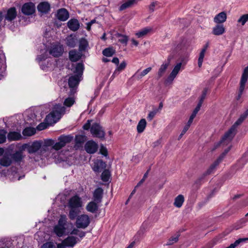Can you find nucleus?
I'll list each match as a JSON object with an SVG mask.
<instances>
[{"label":"nucleus","instance_id":"1","mask_svg":"<svg viewBox=\"0 0 248 248\" xmlns=\"http://www.w3.org/2000/svg\"><path fill=\"white\" fill-rule=\"evenodd\" d=\"M65 111V108L60 104L55 105L52 111L45 118L46 124L41 123L37 127L38 130H42L47 128V124L50 125L56 123Z\"/></svg>","mask_w":248,"mask_h":248},{"label":"nucleus","instance_id":"2","mask_svg":"<svg viewBox=\"0 0 248 248\" xmlns=\"http://www.w3.org/2000/svg\"><path fill=\"white\" fill-rule=\"evenodd\" d=\"M248 116V109L241 115L239 119L235 122L231 128L225 134L223 137L220 144L227 145L230 143L236 133V127L242 124L244 120Z\"/></svg>","mask_w":248,"mask_h":248},{"label":"nucleus","instance_id":"3","mask_svg":"<svg viewBox=\"0 0 248 248\" xmlns=\"http://www.w3.org/2000/svg\"><path fill=\"white\" fill-rule=\"evenodd\" d=\"M248 116V109L241 115L239 119L235 122L231 128L225 134L223 137L220 144L227 145L230 143L236 133V127L242 124L244 120Z\"/></svg>","mask_w":248,"mask_h":248},{"label":"nucleus","instance_id":"4","mask_svg":"<svg viewBox=\"0 0 248 248\" xmlns=\"http://www.w3.org/2000/svg\"><path fill=\"white\" fill-rule=\"evenodd\" d=\"M248 116V109L241 115L239 119L235 122L231 128L225 134L223 137L220 144L227 145L230 143L236 133V127L242 124L244 120Z\"/></svg>","mask_w":248,"mask_h":248},{"label":"nucleus","instance_id":"5","mask_svg":"<svg viewBox=\"0 0 248 248\" xmlns=\"http://www.w3.org/2000/svg\"><path fill=\"white\" fill-rule=\"evenodd\" d=\"M248 116V109L241 115L239 119L235 122L231 128L225 134L223 137L220 144L227 145L230 143L236 133V127L242 124L244 120Z\"/></svg>","mask_w":248,"mask_h":248},{"label":"nucleus","instance_id":"6","mask_svg":"<svg viewBox=\"0 0 248 248\" xmlns=\"http://www.w3.org/2000/svg\"><path fill=\"white\" fill-rule=\"evenodd\" d=\"M72 227L73 224L68 222L66 215H61L58 224L53 227V232L58 237H62L68 234L69 228Z\"/></svg>","mask_w":248,"mask_h":248},{"label":"nucleus","instance_id":"7","mask_svg":"<svg viewBox=\"0 0 248 248\" xmlns=\"http://www.w3.org/2000/svg\"><path fill=\"white\" fill-rule=\"evenodd\" d=\"M73 137L70 135H62L58 138V141L55 143L54 141L52 140H48L46 144L48 146L52 145V149L58 151L67 143H70L73 140Z\"/></svg>","mask_w":248,"mask_h":248},{"label":"nucleus","instance_id":"8","mask_svg":"<svg viewBox=\"0 0 248 248\" xmlns=\"http://www.w3.org/2000/svg\"><path fill=\"white\" fill-rule=\"evenodd\" d=\"M91 222V219L86 214L78 216L76 219L75 225L77 228L84 229L86 228Z\"/></svg>","mask_w":248,"mask_h":248},{"label":"nucleus","instance_id":"9","mask_svg":"<svg viewBox=\"0 0 248 248\" xmlns=\"http://www.w3.org/2000/svg\"><path fill=\"white\" fill-rule=\"evenodd\" d=\"M223 159V156H219L198 178V181H201L204 179L207 175L214 173L216 170L217 166L219 164Z\"/></svg>","mask_w":248,"mask_h":248},{"label":"nucleus","instance_id":"10","mask_svg":"<svg viewBox=\"0 0 248 248\" xmlns=\"http://www.w3.org/2000/svg\"><path fill=\"white\" fill-rule=\"evenodd\" d=\"M90 131L93 137L99 139H103L105 135L103 128L97 123H94L92 125Z\"/></svg>","mask_w":248,"mask_h":248},{"label":"nucleus","instance_id":"11","mask_svg":"<svg viewBox=\"0 0 248 248\" xmlns=\"http://www.w3.org/2000/svg\"><path fill=\"white\" fill-rule=\"evenodd\" d=\"M83 205L82 199L78 195L72 197L68 201V206L69 208L78 209Z\"/></svg>","mask_w":248,"mask_h":248},{"label":"nucleus","instance_id":"12","mask_svg":"<svg viewBox=\"0 0 248 248\" xmlns=\"http://www.w3.org/2000/svg\"><path fill=\"white\" fill-rule=\"evenodd\" d=\"M248 78V66L246 67L242 73L240 82V88L237 99H239L244 90L245 84Z\"/></svg>","mask_w":248,"mask_h":248},{"label":"nucleus","instance_id":"13","mask_svg":"<svg viewBox=\"0 0 248 248\" xmlns=\"http://www.w3.org/2000/svg\"><path fill=\"white\" fill-rule=\"evenodd\" d=\"M41 147V142L38 141L33 142L31 145L24 144L22 145V149L27 148L28 152L30 154L36 153Z\"/></svg>","mask_w":248,"mask_h":248},{"label":"nucleus","instance_id":"14","mask_svg":"<svg viewBox=\"0 0 248 248\" xmlns=\"http://www.w3.org/2000/svg\"><path fill=\"white\" fill-rule=\"evenodd\" d=\"M22 13L25 15H31L35 11V6L32 2H27L23 5L21 8Z\"/></svg>","mask_w":248,"mask_h":248},{"label":"nucleus","instance_id":"15","mask_svg":"<svg viewBox=\"0 0 248 248\" xmlns=\"http://www.w3.org/2000/svg\"><path fill=\"white\" fill-rule=\"evenodd\" d=\"M182 62H179L174 67L171 72L166 80V83H171L179 73L182 67Z\"/></svg>","mask_w":248,"mask_h":248},{"label":"nucleus","instance_id":"16","mask_svg":"<svg viewBox=\"0 0 248 248\" xmlns=\"http://www.w3.org/2000/svg\"><path fill=\"white\" fill-rule=\"evenodd\" d=\"M17 16V12L15 7H11L9 8L4 16V22H12L15 19Z\"/></svg>","mask_w":248,"mask_h":248},{"label":"nucleus","instance_id":"17","mask_svg":"<svg viewBox=\"0 0 248 248\" xmlns=\"http://www.w3.org/2000/svg\"><path fill=\"white\" fill-rule=\"evenodd\" d=\"M98 145L95 141L91 140L88 141L85 145V150L89 154L95 153L98 149Z\"/></svg>","mask_w":248,"mask_h":248},{"label":"nucleus","instance_id":"18","mask_svg":"<svg viewBox=\"0 0 248 248\" xmlns=\"http://www.w3.org/2000/svg\"><path fill=\"white\" fill-rule=\"evenodd\" d=\"M63 52V48L61 45H53L49 50V54L55 57L61 56Z\"/></svg>","mask_w":248,"mask_h":248},{"label":"nucleus","instance_id":"19","mask_svg":"<svg viewBox=\"0 0 248 248\" xmlns=\"http://www.w3.org/2000/svg\"><path fill=\"white\" fill-rule=\"evenodd\" d=\"M80 240L76 236L70 235L64 239L63 241V243H65L68 248H73Z\"/></svg>","mask_w":248,"mask_h":248},{"label":"nucleus","instance_id":"20","mask_svg":"<svg viewBox=\"0 0 248 248\" xmlns=\"http://www.w3.org/2000/svg\"><path fill=\"white\" fill-rule=\"evenodd\" d=\"M56 17L59 20L64 21L68 19L69 17V14L66 9L61 8L57 11Z\"/></svg>","mask_w":248,"mask_h":248},{"label":"nucleus","instance_id":"21","mask_svg":"<svg viewBox=\"0 0 248 248\" xmlns=\"http://www.w3.org/2000/svg\"><path fill=\"white\" fill-rule=\"evenodd\" d=\"M46 147H43L41 149V154H35L33 155H31L30 156V158L31 159H33L36 162L39 161L40 160H44L45 158L46 157L47 155V152L46 150Z\"/></svg>","mask_w":248,"mask_h":248},{"label":"nucleus","instance_id":"22","mask_svg":"<svg viewBox=\"0 0 248 248\" xmlns=\"http://www.w3.org/2000/svg\"><path fill=\"white\" fill-rule=\"evenodd\" d=\"M80 228L76 227H74L73 226L71 228H69V231L68 232V234H70L71 235H78L79 238L82 239L85 236V232L81 231L79 230Z\"/></svg>","mask_w":248,"mask_h":248},{"label":"nucleus","instance_id":"23","mask_svg":"<svg viewBox=\"0 0 248 248\" xmlns=\"http://www.w3.org/2000/svg\"><path fill=\"white\" fill-rule=\"evenodd\" d=\"M172 56H169L168 58L167 61L164 62L161 65V66L158 71V73H157V76H158V78L162 77V76L165 73L166 70H167V68L168 67V66L170 64V61L171 59H172Z\"/></svg>","mask_w":248,"mask_h":248},{"label":"nucleus","instance_id":"24","mask_svg":"<svg viewBox=\"0 0 248 248\" xmlns=\"http://www.w3.org/2000/svg\"><path fill=\"white\" fill-rule=\"evenodd\" d=\"M80 79L78 76H73L69 78L68 80V85L71 88V92H73L74 88L78 85Z\"/></svg>","mask_w":248,"mask_h":248},{"label":"nucleus","instance_id":"25","mask_svg":"<svg viewBox=\"0 0 248 248\" xmlns=\"http://www.w3.org/2000/svg\"><path fill=\"white\" fill-rule=\"evenodd\" d=\"M12 163V159L10 154H4L0 158V165L3 167H9Z\"/></svg>","mask_w":248,"mask_h":248},{"label":"nucleus","instance_id":"26","mask_svg":"<svg viewBox=\"0 0 248 248\" xmlns=\"http://www.w3.org/2000/svg\"><path fill=\"white\" fill-rule=\"evenodd\" d=\"M37 9L42 14H46L50 9V5L47 2H42L38 5Z\"/></svg>","mask_w":248,"mask_h":248},{"label":"nucleus","instance_id":"27","mask_svg":"<svg viewBox=\"0 0 248 248\" xmlns=\"http://www.w3.org/2000/svg\"><path fill=\"white\" fill-rule=\"evenodd\" d=\"M106 164L105 162H103L102 160H96L94 162L92 168L95 172H99L106 168Z\"/></svg>","mask_w":248,"mask_h":248},{"label":"nucleus","instance_id":"28","mask_svg":"<svg viewBox=\"0 0 248 248\" xmlns=\"http://www.w3.org/2000/svg\"><path fill=\"white\" fill-rule=\"evenodd\" d=\"M67 26L71 31H75L79 28V23L77 19H71L67 22Z\"/></svg>","mask_w":248,"mask_h":248},{"label":"nucleus","instance_id":"29","mask_svg":"<svg viewBox=\"0 0 248 248\" xmlns=\"http://www.w3.org/2000/svg\"><path fill=\"white\" fill-rule=\"evenodd\" d=\"M103 190L100 188H96L93 194V197L94 201L97 203H100L102 201L103 197Z\"/></svg>","mask_w":248,"mask_h":248},{"label":"nucleus","instance_id":"30","mask_svg":"<svg viewBox=\"0 0 248 248\" xmlns=\"http://www.w3.org/2000/svg\"><path fill=\"white\" fill-rule=\"evenodd\" d=\"M7 139L10 141L19 140L22 139V136L20 132H10L7 135Z\"/></svg>","mask_w":248,"mask_h":248},{"label":"nucleus","instance_id":"31","mask_svg":"<svg viewBox=\"0 0 248 248\" xmlns=\"http://www.w3.org/2000/svg\"><path fill=\"white\" fill-rule=\"evenodd\" d=\"M227 19L226 13L222 12L217 15L214 18V21L217 24H220L224 22Z\"/></svg>","mask_w":248,"mask_h":248},{"label":"nucleus","instance_id":"32","mask_svg":"<svg viewBox=\"0 0 248 248\" xmlns=\"http://www.w3.org/2000/svg\"><path fill=\"white\" fill-rule=\"evenodd\" d=\"M69 59L72 62H77L81 57V54L76 50H72L69 52Z\"/></svg>","mask_w":248,"mask_h":248},{"label":"nucleus","instance_id":"33","mask_svg":"<svg viewBox=\"0 0 248 248\" xmlns=\"http://www.w3.org/2000/svg\"><path fill=\"white\" fill-rule=\"evenodd\" d=\"M98 203L94 201L89 202L86 206V210L92 213L96 212L98 209Z\"/></svg>","mask_w":248,"mask_h":248},{"label":"nucleus","instance_id":"34","mask_svg":"<svg viewBox=\"0 0 248 248\" xmlns=\"http://www.w3.org/2000/svg\"><path fill=\"white\" fill-rule=\"evenodd\" d=\"M23 150V149L16 151L12 155H11L12 159H13L16 162H20L24 157L22 152Z\"/></svg>","mask_w":248,"mask_h":248},{"label":"nucleus","instance_id":"35","mask_svg":"<svg viewBox=\"0 0 248 248\" xmlns=\"http://www.w3.org/2000/svg\"><path fill=\"white\" fill-rule=\"evenodd\" d=\"M225 32V28L223 25L217 24L213 28L212 33L216 35H220Z\"/></svg>","mask_w":248,"mask_h":248},{"label":"nucleus","instance_id":"36","mask_svg":"<svg viewBox=\"0 0 248 248\" xmlns=\"http://www.w3.org/2000/svg\"><path fill=\"white\" fill-rule=\"evenodd\" d=\"M66 45L71 47H74L77 42V39L75 35H70L66 39Z\"/></svg>","mask_w":248,"mask_h":248},{"label":"nucleus","instance_id":"37","mask_svg":"<svg viewBox=\"0 0 248 248\" xmlns=\"http://www.w3.org/2000/svg\"><path fill=\"white\" fill-rule=\"evenodd\" d=\"M147 125L146 121L145 119H141L138 123L137 126V132L139 133H142L145 130Z\"/></svg>","mask_w":248,"mask_h":248},{"label":"nucleus","instance_id":"38","mask_svg":"<svg viewBox=\"0 0 248 248\" xmlns=\"http://www.w3.org/2000/svg\"><path fill=\"white\" fill-rule=\"evenodd\" d=\"M84 65L83 63L80 62L77 63L75 69L74 71V72L75 74V76H78V77L80 78L82 75Z\"/></svg>","mask_w":248,"mask_h":248},{"label":"nucleus","instance_id":"39","mask_svg":"<svg viewBox=\"0 0 248 248\" xmlns=\"http://www.w3.org/2000/svg\"><path fill=\"white\" fill-rule=\"evenodd\" d=\"M184 201V196L181 194L179 195L174 199V205L177 208H180L182 206Z\"/></svg>","mask_w":248,"mask_h":248},{"label":"nucleus","instance_id":"40","mask_svg":"<svg viewBox=\"0 0 248 248\" xmlns=\"http://www.w3.org/2000/svg\"><path fill=\"white\" fill-rule=\"evenodd\" d=\"M70 210L69 212L68 217L69 218L73 220L77 219V217L78 216V214H79L80 211L78 209L76 208H69Z\"/></svg>","mask_w":248,"mask_h":248},{"label":"nucleus","instance_id":"41","mask_svg":"<svg viewBox=\"0 0 248 248\" xmlns=\"http://www.w3.org/2000/svg\"><path fill=\"white\" fill-rule=\"evenodd\" d=\"M36 133V129L32 127H26L25 128L22 132V134L24 136H31L35 134Z\"/></svg>","mask_w":248,"mask_h":248},{"label":"nucleus","instance_id":"42","mask_svg":"<svg viewBox=\"0 0 248 248\" xmlns=\"http://www.w3.org/2000/svg\"><path fill=\"white\" fill-rule=\"evenodd\" d=\"M152 69V68L151 67H148L145 69H144V70L142 71V72H141L140 74H139L138 72H139V71H138L134 75H133V77H135L136 78H137L138 79H140L141 78H142L143 77L145 76V75H146L149 72L151 71Z\"/></svg>","mask_w":248,"mask_h":248},{"label":"nucleus","instance_id":"43","mask_svg":"<svg viewBox=\"0 0 248 248\" xmlns=\"http://www.w3.org/2000/svg\"><path fill=\"white\" fill-rule=\"evenodd\" d=\"M88 46V41L84 38H81L79 41V50L83 51L85 50Z\"/></svg>","mask_w":248,"mask_h":248},{"label":"nucleus","instance_id":"44","mask_svg":"<svg viewBox=\"0 0 248 248\" xmlns=\"http://www.w3.org/2000/svg\"><path fill=\"white\" fill-rule=\"evenodd\" d=\"M152 29L151 28H145L137 32L136 35L138 36V37L140 38L146 35Z\"/></svg>","mask_w":248,"mask_h":248},{"label":"nucleus","instance_id":"45","mask_svg":"<svg viewBox=\"0 0 248 248\" xmlns=\"http://www.w3.org/2000/svg\"><path fill=\"white\" fill-rule=\"evenodd\" d=\"M116 36L119 38L118 41L119 42L126 46L128 40V38L127 36L117 33Z\"/></svg>","mask_w":248,"mask_h":248},{"label":"nucleus","instance_id":"46","mask_svg":"<svg viewBox=\"0 0 248 248\" xmlns=\"http://www.w3.org/2000/svg\"><path fill=\"white\" fill-rule=\"evenodd\" d=\"M115 53V50L112 47L105 48L103 51V54L106 57H111Z\"/></svg>","mask_w":248,"mask_h":248},{"label":"nucleus","instance_id":"47","mask_svg":"<svg viewBox=\"0 0 248 248\" xmlns=\"http://www.w3.org/2000/svg\"><path fill=\"white\" fill-rule=\"evenodd\" d=\"M110 173L109 170H105L101 174V180L105 182H108L109 180Z\"/></svg>","mask_w":248,"mask_h":248},{"label":"nucleus","instance_id":"48","mask_svg":"<svg viewBox=\"0 0 248 248\" xmlns=\"http://www.w3.org/2000/svg\"><path fill=\"white\" fill-rule=\"evenodd\" d=\"M75 100L73 97H69L66 98L64 101V105L68 107H71L75 103Z\"/></svg>","mask_w":248,"mask_h":248},{"label":"nucleus","instance_id":"49","mask_svg":"<svg viewBox=\"0 0 248 248\" xmlns=\"http://www.w3.org/2000/svg\"><path fill=\"white\" fill-rule=\"evenodd\" d=\"M205 49H202V50L200 53L199 57L198 59V66L199 67H201L202 65L203 58H204V55H205Z\"/></svg>","mask_w":248,"mask_h":248},{"label":"nucleus","instance_id":"50","mask_svg":"<svg viewBox=\"0 0 248 248\" xmlns=\"http://www.w3.org/2000/svg\"><path fill=\"white\" fill-rule=\"evenodd\" d=\"M76 145L78 146L79 145L83 143L84 141V137L81 135H78L75 138Z\"/></svg>","mask_w":248,"mask_h":248},{"label":"nucleus","instance_id":"51","mask_svg":"<svg viewBox=\"0 0 248 248\" xmlns=\"http://www.w3.org/2000/svg\"><path fill=\"white\" fill-rule=\"evenodd\" d=\"M6 131L5 130H0V144L5 142L6 139Z\"/></svg>","mask_w":248,"mask_h":248},{"label":"nucleus","instance_id":"52","mask_svg":"<svg viewBox=\"0 0 248 248\" xmlns=\"http://www.w3.org/2000/svg\"><path fill=\"white\" fill-rule=\"evenodd\" d=\"M47 50H45L44 53L42 54V55H38L36 58V60L38 62H41L44 61L46 60L47 57Z\"/></svg>","mask_w":248,"mask_h":248},{"label":"nucleus","instance_id":"53","mask_svg":"<svg viewBox=\"0 0 248 248\" xmlns=\"http://www.w3.org/2000/svg\"><path fill=\"white\" fill-rule=\"evenodd\" d=\"M248 21V14L242 16L238 20V22L240 23L242 25H244L247 21Z\"/></svg>","mask_w":248,"mask_h":248},{"label":"nucleus","instance_id":"54","mask_svg":"<svg viewBox=\"0 0 248 248\" xmlns=\"http://www.w3.org/2000/svg\"><path fill=\"white\" fill-rule=\"evenodd\" d=\"M41 248H56V246L53 242H48L44 244Z\"/></svg>","mask_w":248,"mask_h":248},{"label":"nucleus","instance_id":"55","mask_svg":"<svg viewBox=\"0 0 248 248\" xmlns=\"http://www.w3.org/2000/svg\"><path fill=\"white\" fill-rule=\"evenodd\" d=\"M179 237V234H177L175 236L171 237L168 242L167 245H170L173 244L174 243H176L178 241Z\"/></svg>","mask_w":248,"mask_h":248},{"label":"nucleus","instance_id":"56","mask_svg":"<svg viewBox=\"0 0 248 248\" xmlns=\"http://www.w3.org/2000/svg\"><path fill=\"white\" fill-rule=\"evenodd\" d=\"M157 109H155L154 110L150 111L149 113V114L147 116V117L148 120L149 121H151L155 117V116L156 115V114L157 113Z\"/></svg>","mask_w":248,"mask_h":248},{"label":"nucleus","instance_id":"57","mask_svg":"<svg viewBox=\"0 0 248 248\" xmlns=\"http://www.w3.org/2000/svg\"><path fill=\"white\" fill-rule=\"evenodd\" d=\"M207 92V89L204 88L202 92V94L201 96L200 97L199 102H201L202 103H203V100H204V99L205 98V97L206 96Z\"/></svg>","mask_w":248,"mask_h":248},{"label":"nucleus","instance_id":"58","mask_svg":"<svg viewBox=\"0 0 248 248\" xmlns=\"http://www.w3.org/2000/svg\"><path fill=\"white\" fill-rule=\"evenodd\" d=\"M100 153L104 156H107L108 155V151L107 148L103 145H101L100 149Z\"/></svg>","mask_w":248,"mask_h":248},{"label":"nucleus","instance_id":"59","mask_svg":"<svg viewBox=\"0 0 248 248\" xmlns=\"http://www.w3.org/2000/svg\"><path fill=\"white\" fill-rule=\"evenodd\" d=\"M126 65V63L125 62L123 61L118 66V67H117V70L118 71H121L123 70L125 68Z\"/></svg>","mask_w":248,"mask_h":248},{"label":"nucleus","instance_id":"60","mask_svg":"<svg viewBox=\"0 0 248 248\" xmlns=\"http://www.w3.org/2000/svg\"><path fill=\"white\" fill-rule=\"evenodd\" d=\"M202 104L201 103V102H199L198 104H197V106H196V107L193 110V112L197 114L198 111L200 110V108H201V107L202 105Z\"/></svg>","mask_w":248,"mask_h":248},{"label":"nucleus","instance_id":"61","mask_svg":"<svg viewBox=\"0 0 248 248\" xmlns=\"http://www.w3.org/2000/svg\"><path fill=\"white\" fill-rule=\"evenodd\" d=\"M202 104L201 103V102H199L198 104H197V106H196V107L193 110V112L197 114L198 111L200 110V108H201V107L202 105Z\"/></svg>","mask_w":248,"mask_h":248},{"label":"nucleus","instance_id":"62","mask_svg":"<svg viewBox=\"0 0 248 248\" xmlns=\"http://www.w3.org/2000/svg\"><path fill=\"white\" fill-rule=\"evenodd\" d=\"M188 129L189 128H188L187 127H186L185 126H184L183 130L181 132V133L180 134L178 137V140H180L182 138L183 136L186 133V132L188 130Z\"/></svg>","mask_w":248,"mask_h":248},{"label":"nucleus","instance_id":"63","mask_svg":"<svg viewBox=\"0 0 248 248\" xmlns=\"http://www.w3.org/2000/svg\"><path fill=\"white\" fill-rule=\"evenodd\" d=\"M156 2H153L149 6V9L151 11L153 12L155 10V7L156 5Z\"/></svg>","mask_w":248,"mask_h":248},{"label":"nucleus","instance_id":"64","mask_svg":"<svg viewBox=\"0 0 248 248\" xmlns=\"http://www.w3.org/2000/svg\"><path fill=\"white\" fill-rule=\"evenodd\" d=\"M56 248H67L65 243H63L62 241V243L58 244L56 246Z\"/></svg>","mask_w":248,"mask_h":248}]
</instances>
